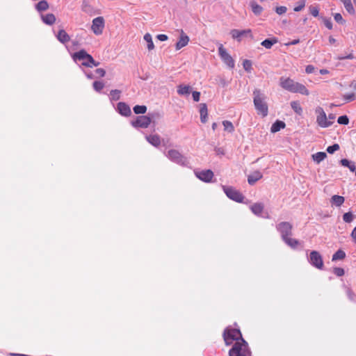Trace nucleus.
<instances>
[{"label":"nucleus","instance_id":"nucleus-44","mask_svg":"<svg viewBox=\"0 0 356 356\" xmlns=\"http://www.w3.org/2000/svg\"><path fill=\"white\" fill-rule=\"evenodd\" d=\"M309 9L310 13L314 17H317L318 15L319 11H318V8L317 7L311 6H309Z\"/></svg>","mask_w":356,"mask_h":356},{"label":"nucleus","instance_id":"nucleus-46","mask_svg":"<svg viewBox=\"0 0 356 356\" xmlns=\"http://www.w3.org/2000/svg\"><path fill=\"white\" fill-rule=\"evenodd\" d=\"M287 8L285 6H278L275 8V12L280 15L284 14Z\"/></svg>","mask_w":356,"mask_h":356},{"label":"nucleus","instance_id":"nucleus-56","mask_svg":"<svg viewBox=\"0 0 356 356\" xmlns=\"http://www.w3.org/2000/svg\"><path fill=\"white\" fill-rule=\"evenodd\" d=\"M299 42H300L299 39H296V40H292L291 42L286 43L285 45L286 46L295 45V44H298Z\"/></svg>","mask_w":356,"mask_h":356},{"label":"nucleus","instance_id":"nucleus-63","mask_svg":"<svg viewBox=\"0 0 356 356\" xmlns=\"http://www.w3.org/2000/svg\"><path fill=\"white\" fill-rule=\"evenodd\" d=\"M348 296L350 298V299H353V293L350 290H348Z\"/></svg>","mask_w":356,"mask_h":356},{"label":"nucleus","instance_id":"nucleus-27","mask_svg":"<svg viewBox=\"0 0 356 356\" xmlns=\"http://www.w3.org/2000/svg\"><path fill=\"white\" fill-rule=\"evenodd\" d=\"M250 5L252 8V11L254 15H259L262 13L263 8L257 4L255 1H251Z\"/></svg>","mask_w":356,"mask_h":356},{"label":"nucleus","instance_id":"nucleus-42","mask_svg":"<svg viewBox=\"0 0 356 356\" xmlns=\"http://www.w3.org/2000/svg\"><path fill=\"white\" fill-rule=\"evenodd\" d=\"M334 20L341 24H343L345 23V20H343L341 15L340 13H336L334 15Z\"/></svg>","mask_w":356,"mask_h":356},{"label":"nucleus","instance_id":"nucleus-31","mask_svg":"<svg viewBox=\"0 0 356 356\" xmlns=\"http://www.w3.org/2000/svg\"><path fill=\"white\" fill-rule=\"evenodd\" d=\"M285 243L289 245L290 247L293 248H295L298 246V245L299 244V241L295 238H292L289 236L283 239Z\"/></svg>","mask_w":356,"mask_h":356},{"label":"nucleus","instance_id":"nucleus-28","mask_svg":"<svg viewBox=\"0 0 356 356\" xmlns=\"http://www.w3.org/2000/svg\"><path fill=\"white\" fill-rule=\"evenodd\" d=\"M327 156V154L325 152H319L318 153H316L312 155L313 160L316 162L317 163H319L323 160H324Z\"/></svg>","mask_w":356,"mask_h":356},{"label":"nucleus","instance_id":"nucleus-53","mask_svg":"<svg viewBox=\"0 0 356 356\" xmlns=\"http://www.w3.org/2000/svg\"><path fill=\"white\" fill-rule=\"evenodd\" d=\"M314 67L313 65H307L306 67V69H305V72L307 73V74H311L314 71Z\"/></svg>","mask_w":356,"mask_h":356},{"label":"nucleus","instance_id":"nucleus-35","mask_svg":"<svg viewBox=\"0 0 356 356\" xmlns=\"http://www.w3.org/2000/svg\"><path fill=\"white\" fill-rule=\"evenodd\" d=\"M222 124L224 126V129L229 133H232L234 131V127L233 124L228 120H224L222 122Z\"/></svg>","mask_w":356,"mask_h":356},{"label":"nucleus","instance_id":"nucleus-19","mask_svg":"<svg viewBox=\"0 0 356 356\" xmlns=\"http://www.w3.org/2000/svg\"><path fill=\"white\" fill-rule=\"evenodd\" d=\"M264 209V205L261 202H257L254 203L250 206V209L252 212L257 216H259L261 214Z\"/></svg>","mask_w":356,"mask_h":356},{"label":"nucleus","instance_id":"nucleus-55","mask_svg":"<svg viewBox=\"0 0 356 356\" xmlns=\"http://www.w3.org/2000/svg\"><path fill=\"white\" fill-rule=\"evenodd\" d=\"M305 7V1H302L299 6L294 8V11L299 12Z\"/></svg>","mask_w":356,"mask_h":356},{"label":"nucleus","instance_id":"nucleus-43","mask_svg":"<svg viewBox=\"0 0 356 356\" xmlns=\"http://www.w3.org/2000/svg\"><path fill=\"white\" fill-rule=\"evenodd\" d=\"M339 149V145L338 144H334L332 146H329L327 151L330 154H333L335 151Z\"/></svg>","mask_w":356,"mask_h":356},{"label":"nucleus","instance_id":"nucleus-18","mask_svg":"<svg viewBox=\"0 0 356 356\" xmlns=\"http://www.w3.org/2000/svg\"><path fill=\"white\" fill-rule=\"evenodd\" d=\"M262 174L259 171H254L248 177V182L250 185L254 184L258 180L262 178Z\"/></svg>","mask_w":356,"mask_h":356},{"label":"nucleus","instance_id":"nucleus-48","mask_svg":"<svg viewBox=\"0 0 356 356\" xmlns=\"http://www.w3.org/2000/svg\"><path fill=\"white\" fill-rule=\"evenodd\" d=\"M344 99L348 102H351L355 99V95L354 93L347 94L343 96Z\"/></svg>","mask_w":356,"mask_h":356},{"label":"nucleus","instance_id":"nucleus-23","mask_svg":"<svg viewBox=\"0 0 356 356\" xmlns=\"http://www.w3.org/2000/svg\"><path fill=\"white\" fill-rule=\"evenodd\" d=\"M42 19L44 23L48 25H52L56 22V17L52 13H49L45 15H42Z\"/></svg>","mask_w":356,"mask_h":356},{"label":"nucleus","instance_id":"nucleus-26","mask_svg":"<svg viewBox=\"0 0 356 356\" xmlns=\"http://www.w3.org/2000/svg\"><path fill=\"white\" fill-rule=\"evenodd\" d=\"M191 91L189 86L179 85L177 87V92L181 95H188Z\"/></svg>","mask_w":356,"mask_h":356},{"label":"nucleus","instance_id":"nucleus-52","mask_svg":"<svg viewBox=\"0 0 356 356\" xmlns=\"http://www.w3.org/2000/svg\"><path fill=\"white\" fill-rule=\"evenodd\" d=\"M341 163L343 166H345V167H349V165L351 164V162L349 161L348 159H343L341 160Z\"/></svg>","mask_w":356,"mask_h":356},{"label":"nucleus","instance_id":"nucleus-38","mask_svg":"<svg viewBox=\"0 0 356 356\" xmlns=\"http://www.w3.org/2000/svg\"><path fill=\"white\" fill-rule=\"evenodd\" d=\"M243 66L245 71L250 72L252 70V62L250 60H244Z\"/></svg>","mask_w":356,"mask_h":356},{"label":"nucleus","instance_id":"nucleus-22","mask_svg":"<svg viewBox=\"0 0 356 356\" xmlns=\"http://www.w3.org/2000/svg\"><path fill=\"white\" fill-rule=\"evenodd\" d=\"M57 39L62 43H66L70 40L69 35L63 29L58 31Z\"/></svg>","mask_w":356,"mask_h":356},{"label":"nucleus","instance_id":"nucleus-61","mask_svg":"<svg viewBox=\"0 0 356 356\" xmlns=\"http://www.w3.org/2000/svg\"><path fill=\"white\" fill-rule=\"evenodd\" d=\"M10 356H27L24 354L10 353Z\"/></svg>","mask_w":356,"mask_h":356},{"label":"nucleus","instance_id":"nucleus-14","mask_svg":"<svg viewBox=\"0 0 356 356\" xmlns=\"http://www.w3.org/2000/svg\"><path fill=\"white\" fill-rule=\"evenodd\" d=\"M168 157L172 161L176 163H181L183 161V156L179 152V151L176 149H170L168 152Z\"/></svg>","mask_w":356,"mask_h":356},{"label":"nucleus","instance_id":"nucleus-7","mask_svg":"<svg viewBox=\"0 0 356 356\" xmlns=\"http://www.w3.org/2000/svg\"><path fill=\"white\" fill-rule=\"evenodd\" d=\"M105 26V20L103 17H97L92 22L91 30L96 35L102 34Z\"/></svg>","mask_w":356,"mask_h":356},{"label":"nucleus","instance_id":"nucleus-51","mask_svg":"<svg viewBox=\"0 0 356 356\" xmlns=\"http://www.w3.org/2000/svg\"><path fill=\"white\" fill-rule=\"evenodd\" d=\"M341 163L343 166H345V167H349V165L351 164V162L349 161L348 159H343L341 160Z\"/></svg>","mask_w":356,"mask_h":356},{"label":"nucleus","instance_id":"nucleus-39","mask_svg":"<svg viewBox=\"0 0 356 356\" xmlns=\"http://www.w3.org/2000/svg\"><path fill=\"white\" fill-rule=\"evenodd\" d=\"M104 87V84L102 81H95L93 83V88L97 92L101 91Z\"/></svg>","mask_w":356,"mask_h":356},{"label":"nucleus","instance_id":"nucleus-24","mask_svg":"<svg viewBox=\"0 0 356 356\" xmlns=\"http://www.w3.org/2000/svg\"><path fill=\"white\" fill-rule=\"evenodd\" d=\"M286 124L283 121L277 120L275 123L273 124L270 131L272 133H276L279 131L281 129H284Z\"/></svg>","mask_w":356,"mask_h":356},{"label":"nucleus","instance_id":"nucleus-60","mask_svg":"<svg viewBox=\"0 0 356 356\" xmlns=\"http://www.w3.org/2000/svg\"><path fill=\"white\" fill-rule=\"evenodd\" d=\"M329 42L330 44H334L336 42V40L334 38H332V36H330L329 38Z\"/></svg>","mask_w":356,"mask_h":356},{"label":"nucleus","instance_id":"nucleus-25","mask_svg":"<svg viewBox=\"0 0 356 356\" xmlns=\"http://www.w3.org/2000/svg\"><path fill=\"white\" fill-rule=\"evenodd\" d=\"M278 42V40L276 38H272L269 39H266L263 42H261V44L264 46L265 48L270 49L273 47V44Z\"/></svg>","mask_w":356,"mask_h":356},{"label":"nucleus","instance_id":"nucleus-34","mask_svg":"<svg viewBox=\"0 0 356 356\" xmlns=\"http://www.w3.org/2000/svg\"><path fill=\"white\" fill-rule=\"evenodd\" d=\"M355 215L351 211L345 213L343 215V220L345 222H347V223H350L351 222H353V220L355 219Z\"/></svg>","mask_w":356,"mask_h":356},{"label":"nucleus","instance_id":"nucleus-58","mask_svg":"<svg viewBox=\"0 0 356 356\" xmlns=\"http://www.w3.org/2000/svg\"><path fill=\"white\" fill-rule=\"evenodd\" d=\"M351 236H352L353 239L354 240V241L356 243V227L353 229V230L351 233Z\"/></svg>","mask_w":356,"mask_h":356},{"label":"nucleus","instance_id":"nucleus-29","mask_svg":"<svg viewBox=\"0 0 356 356\" xmlns=\"http://www.w3.org/2000/svg\"><path fill=\"white\" fill-rule=\"evenodd\" d=\"M144 40L147 43V47L148 50L149 51L153 50L154 49V42L152 41V35L149 33H148L145 34Z\"/></svg>","mask_w":356,"mask_h":356},{"label":"nucleus","instance_id":"nucleus-8","mask_svg":"<svg viewBox=\"0 0 356 356\" xmlns=\"http://www.w3.org/2000/svg\"><path fill=\"white\" fill-rule=\"evenodd\" d=\"M293 226L288 222H282L277 225V229L281 233L282 239L291 236Z\"/></svg>","mask_w":356,"mask_h":356},{"label":"nucleus","instance_id":"nucleus-64","mask_svg":"<svg viewBox=\"0 0 356 356\" xmlns=\"http://www.w3.org/2000/svg\"><path fill=\"white\" fill-rule=\"evenodd\" d=\"M350 86H351V87H353L355 90H356V81L353 82V83H351V85H350Z\"/></svg>","mask_w":356,"mask_h":356},{"label":"nucleus","instance_id":"nucleus-47","mask_svg":"<svg viewBox=\"0 0 356 356\" xmlns=\"http://www.w3.org/2000/svg\"><path fill=\"white\" fill-rule=\"evenodd\" d=\"M325 26L330 30L332 29V23L330 19L323 18V19Z\"/></svg>","mask_w":356,"mask_h":356},{"label":"nucleus","instance_id":"nucleus-62","mask_svg":"<svg viewBox=\"0 0 356 356\" xmlns=\"http://www.w3.org/2000/svg\"><path fill=\"white\" fill-rule=\"evenodd\" d=\"M320 73L321 74H326L328 73V70H325V69H322L320 70Z\"/></svg>","mask_w":356,"mask_h":356},{"label":"nucleus","instance_id":"nucleus-10","mask_svg":"<svg viewBox=\"0 0 356 356\" xmlns=\"http://www.w3.org/2000/svg\"><path fill=\"white\" fill-rule=\"evenodd\" d=\"M73 58H74V60H79L90 59V63L91 64H92L94 66H98L99 65V62H96L93 59V58L83 49L74 53L73 55Z\"/></svg>","mask_w":356,"mask_h":356},{"label":"nucleus","instance_id":"nucleus-15","mask_svg":"<svg viewBox=\"0 0 356 356\" xmlns=\"http://www.w3.org/2000/svg\"><path fill=\"white\" fill-rule=\"evenodd\" d=\"M189 42V38L186 35L183 30H181V36L179 40L176 43V49L179 50L182 47L186 46Z\"/></svg>","mask_w":356,"mask_h":356},{"label":"nucleus","instance_id":"nucleus-20","mask_svg":"<svg viewBox=\"0 0 356 356\" xmlns=\"http://www.w3.org/2000/svg\"><path fill=\"white\" fill-rule=\"evenodd\" d=\"M200 120L202 123H205L207 121L208 110L207 106L204 103L200 104Z\"/></svg>","mask_w":356,"mask_h":356},{"label":"nucleus","instance_id":"nucleus-59","mask_svg":"<svg viewBox=\"0 0 356 356\" xmlns=\"http://www.w3.org/2000/svg\"><path fill=\"white\" fill-rule=\"evenodd\" d=\"M348 168L350 169V170L351 172H354V171H356V168H355V165L351 163V164L349 165Z\"/></svg>","mask_w":356,"mask_h":356},{"label":"nucleus","instance_id":"nucleus-13","mask_svg":"<svg viewBox=\"0 0 356 356\" xmlns=\"http://www.w3.org/2000/svg\"><path fill=\"white\" fill-rule=\"evenodd\" d=\"M195 175L200 179L206 182H209L213 177V172L210 170L196 172Z\"/></svg>","mask_w":356,"mask_h":356},{"label":"nucleus","instance_id":"nucleus-49","mask_svg":"<svg viewBox=\"0 0 356 356\" xmlns=\"http://www.w3.org/2000/svg\"><path fill=\"white\" fill-rule=\"evenodd\" d=\"M192 95H193V100L195 102H198L200 100V92L194 91V92H193Z\"/></svg>","mask_w":356,"mask_h":356},{"label":"nucleus","instance_id":"nucleus-3","mask_svg":"<svg viewBox=\"0 0 356 356\" xmlns=\"http://www.w3.org/2000/svg\"><path fill=\"white\" fill-rule=\"evenodd\" d=\"M253 102L255 108L258 111L259 113L261 114L264 117L268 115V105L266 102V95L258 89H255L253 91Z\"/></svg>","mask_w":356,"mask_h":356},{"label":"nucleus","instance_id":"nucleus-21","mask_svg":"<svg viewBox=\"0 0 356 356\" xmlns=\"http://www.w3.org/2000/svg\"><path fill=\"white\" fill-rule=\"evenodd\" d=\"M345 199L343 196L334 195L332 196L330 199V203L332 205L336 207H340L344 203Z\"/></svg>","mask_w":356,"mask_h":356},{"label":"nucleus","instance_id":"nucleus-1","mask_svg":"<svg viewBox=\"0 0 356 356\" xmlns=\"http://www.w3.org/2000/svg\"><path fill=\"white\" fill-rule=\"evenodd\" d=\"M223 336L227 345H230L234 341H236L229 350V356H247L250 354L248 343L241 338V334L238 330H226Z\"/></svg>","mask_w":356,"mask_h":356},{"label":"nucleus","instance_id":"nucleus-11","mask_svg":"<svg viewBox=\"0 0 356 356\" xmlns=\"http://www.w3.org/2000/svg\"><path fill=\"white\" fill-rule=\"evenodd\" d=\"M151 118L147 115L138 116L135 121L131 122L134 127L147 128L151 123Z\"/></svg>","mask_w":356,"mask_h":356},{"label":"nucleus","instance_id":"nucleus-12","mask_svg":"<svg viewBox=\"0 0 356 356\" xmlns=\"http://www.w3.org/2000/svg\"><path fill=\"white\" fill-rule=\"evenodd\" d=\"M230 35L233 39H236L238 41H241V38L243 36L250 35L251 38L253 37L250 29L241 31L238 29H232L230 31Z\"/></svg>","mask_w":356,"mask_h":356},{"label":"nucleus","instance_id":"nucleus-2","mask_svg":"<svg viewBox=\"0 0 356 356\" xmlns=\"http://www.w3.org/2000/svg\"><path fill=\"white\" fill-rule=\"evenodd\" d=\"M280 86L291 92H299L302 95H309V92L306 87L290 78L281 77L280 79Z\"/></svg>","mask_w":356,"mask_h":356},{"label":"nucleus","instance_id":"nucleus-16","mask_svg":"<svg viewBox=\"0 0 356 356\" xmlns=\"http://www.w3.org/2000/svg\"><path fill=\"white\" fill-rule=\"evenodd\" d=\"M118 110L121 115L124 116H129L131 113L129 106L124 102L118 104Z\"/></svg>","mask_w":356,"mask_h":356},{"label":"nucleus","instance_id":"nucleus-45","mask_svg":"<svg viewBox=\"0 0 356 356\" xmlns=\"http://www.w3.org/2000/svg\"><path fill=\"white\" fill-rule=\"evenodd\" d=\"M333 272L336 275H337L339 277H341L344 275V270L341 268H339V267L334 268Z\"/></svg>","mask_w":356,"mask_h":356},{"label":"nucleus","instance_id":"nucleus-17","mask_svg":"<svg viewBox=\"0 0 356 356\" xmlns=\"http://www.w3.org/2000/svg\"><path fill=\"white\" fill-rule=\"evenodd\" d=\"M145 138L151 145L156 147L161 145V137L158 134L146 136Z\"/></svg>","mask_w":356,"mask_h":356},{"label":"nucleus","instance_id":"nucleus-4","mask_svg":"<svg viewBox=\"0 0 356 356\" xmlns=\"http://www.w3.org/2000/svg\"><path fill=\"white\" fill-rule=\"evenodd\" d=\"M315 112L317 114L316 122L318 126L325 128L330 127L332 124V121L327 120V117L323 108L318 106L316 108Z\"/></svg>","mask_w":356,"mask_h":356},{"label":"nucleus","instance_id":"nucleus-32","mask_svg":"<svg viewBox=\"0 0 356 356\" xmlns=\"http://www.w3.org/2000/svg\"><path fill=\"white\" fill-rule=\"evenodd\" d=\"M345 257H346L345 252L341 250H339L332 255V260L333 261H337V260H342L345 258Z\"/></svg>","mask_w":356,"mask_h":356},{"label":"nucleus","instance_id":"nucleus-37","mask_svg":"<svg viewBox=\"0 0 356 356\" xmlns=\"http://www.w3.org/2000/svg\"><path fill=\"white\" fill-rule=\"evenodd\" d=\"M120 90H112L110 92V95L111 96V99L113 100H118L120 97Z\"/></svg>","mask_w":356,"mask_h":356},{"label":"nucleus","instance_id":"nucleus-50","mask_svg":"<svg viewBox=\"0 0 356 356\" xmlns=\"http://www.w3.org/2000/svg\"><path fill=\"white\" fill-rule=\"evenodd\" d=\"M95 72L100 77L104 76L106 74L105 70L102 68H98L95 70Z\"/></svg>","mask_w":356,"mask_h":356},{"label":"nucleus","instance_id":"nucleus-57","mask_svg":"<svg viewBox=\"0 0 356 356\" xmlns=\"http://www.w3.org/2000/svg\"><path fill=\"white\" fill-rule=\"evenodd\" d=\"M87 61H84L83 62L82 65L86 66V67H92V66H94L92 64H91L90 63V59H86Z\"/></svg>","mask_w":356,"mask_h":356},{"label":"nucleus","instance_id":"nucleus-40","mask_svg":"<svg viewBox=\"0 0 356 356\" xmlns=\"http://www.w3.org/2000/svg\"><path fill=\"white\" fill-rule=\"evenodd\" d=\"M344 7L350 14L353 15L355 13V9L352 5L351 1L345 3Z\"/></svg>","mask_w":356,"mask_h":356},{"label":"nucleus","instance_id":"nucleus-5","mask_svg":"<svg viewBox=\"0 0 356 356\" xmlns=\"http://www.w3.org/2000/svg\"><path fill=\"white\" fill-rule=\"evenodd\" d=\"M227 196L237 202H243L244 196L236 189L231 186H222Z\"/></svg>","mask_w":356,"mask_h":356},{"label":"nucleus","instance_id":"nucleus-54","mask_svg":"<svg viewBox=\"0 0 356 356\" xmlns=\"http://www.w3.org/2000/svg\"><path fill=\"white\" fill-rule=\"evenodd\" d=\"M157 39L160 41H165L168 40V36L165 34H159L156 36Z\"/></svg>","mask_w":356,"mask_h":356},{"label":"nucleus","instance_id":"nucleus-9","mask_svg":"<svg viewBox=\"0 0 356 356\" xmlns=\"http://www.w3.org/2000/svg\"><path fill=\"white\" fill-rule=\"evenodd\" d=\"M218 52L220 58L222 59L224 63L227 65L230 68L234 67V61L232 57L227 52L226 49L222 44L218 48Z\"/></svg>","mask_w":356,"mask_h":356},{"label":"nucleus","instance_id":"nucleus-36","mask_svg":"<svg viewBox=\"0 0 356 356\" xmlns=\"http://www.w3.org/2000/svg\"><path fill=\"white\" fill-rule=\"evenodd\" d=\"M147 111V107L145 106H135L134 107V111L136 114H144Z\"/></svg>","mask_w":356,"mask_h":356},{"label":"nucleus","instance_id":"nucleus-33","mask_svg":"<svg viewBox=\"0 0 356 356\" xmlns=\"http://www.w3.org/2000/svg\"><path fill=\"white\" fill-rule=\"evenodd\" d=\"M291 106L293 110L298 115H300L302 112V108L300 106V104L297 101H293L291 102Z\"/></svg>","mask_w":356,"mask_h":356},{"label":"nucleus","instance_id":"nucleus-6","mask_svg":"<svg viewBox=\"0 0 356 356\" xmlns=\"http://www.w3.org/2000/svg\"><path fill=\"white\" fill-rule=\"evenodd\" d=\"M309 263L315 268L322 270L323 268V260L318 251L312 250L309 254Z\"/></svg>","mask_w":356,"mask_h":356},{"label":"nucleus","instance_id":"nucleus-30","mask_svg":"<svg viewBox=\"0 0 356 356\" xmlns=\"http://www.w3.org/2000/svg\"><path fill=\"white\" fill-rule=\"evenodd\" d=\"M35 8L39 12L44 11L49 8V4L47 1L42 0L36 4Z\"/></svg>","mask_w":356,"mask_h":356},{"label":"nucleus","instance_id":"nucleus-41","mask_svg":"<svg viewBox=\"0 0 356 356\" xmlns=\"http://www.w3.org/2000/svg\"><path fill=\"white\" fill-rule=\"evenodd\" d=\"M337 122L341 124H348L349 119L346 115H341L338 118Z\"/></svg>","mask_w":356,"mask_h":356}]
</instances>
